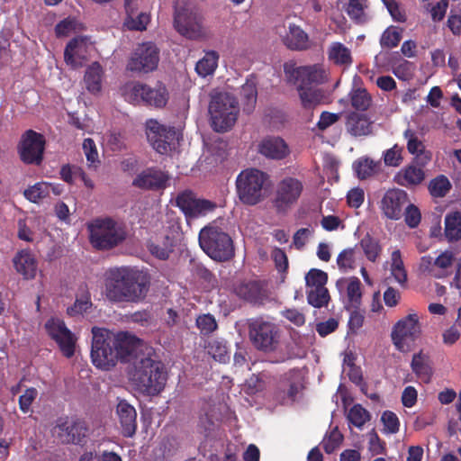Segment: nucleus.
I'll use <instances>...</instances> for the list:
<instances>
[{"label":"nucleus","mask_w":461,"mask_h":461,"mask_svg":"<svg viewBox=\"0 0 461 461\" xmlns=\"http://www.w3.org/2000/svg\"><path fill=\"white\" fill-rule=\"evenodd\" d=\"M150 285L147 275L130 267H113L104 275V294L112 303L142 302Z\"/></svg>","instance_id":"nucleus-1"},{"label":"nucleus","mask_w":461,"mask_h":461,"mask_svg":"<svg viewBox=\"0 0 461 461\" xmlns=\"http://www.w3.org/2000/svg\"><path fill=\"white\" fill-rule=\"evenodd\" d=\"M136 389L148 395H157L165 387L167 372L163 363L150 357L136 358L129 372Z\"/></svg>","instance_id":"nucleus-2"},{"label":"nucleus","mask_w":461,"mask_h":461,"mask_svg":"<svg viewBox=\"0 0 461 461\" xmlns=\"http://www.w3.org/2000/svg\"><path fill=\"white\" fill-rule=\"evenodd\" d=\"M199 245L212 259L218 262L230 260L235 255L230 236L216 226H206L199 232Z\"/></svg>","instance_id":"nucleus-3"},{"label":"nucleus","mask_w":461,"mask_h":461,"mask_svg":"<svg viewBox=\"0 0 461 461\" xmlns=\"http://www.w3.org/2000/svg\"><path fill=\"white\" fill-rule=\"evenodd\" d=\"M89 240L98 250H109L122 244L127 236L123 226L112 218H98L88 224Z\"/></svg>","instance_id":"nucleus-4"},{"label":"nucleus","mask_w":461,"mask_h":461,"mask_svg":"<svg viewBox=\"0 0 461 461\" xmlns=\"http://www.w3.org/2000/svg\"><path fill=\"white\" fill-rule=\"evenodd\" d=\"M269 176L257 168L242 170L236 179L237 194L246 205H256L265 198Z\"/></svg>","instance_id":"nucleus-5"},{"label":"nucleus","mask_w":461,"mask_h":461,"mask_svg":"<svg viewBox=\"0 0 461 461\" xmlns=\"http://www.w3.org/2000/svg\"><path fill=\"white\" fill-rule=\"evenodd\" d=\"M240 109L236 98L228 93L212 95L209 114L215 131L224 132L235 124Z\"/></svg>","instance_id":"nucleus-6"},{"label":"nucleus","mask_w":461,"mask_h":461,"mask_svg":"<svg viewBox=\"0 0 461 461\" xmlns=\"http://www.w3.org/2000/svg\"><path fill=\"white\" fill-rule=\"evenodd\" d=\"M91 358L95 366L109 370L118 361V352L114 348V333L104 328L92 329Z\"/></svg>","instance_id":"nucleus-7"},{"label":"nucleus","mask_w":461,"mask_h":461,"mask_svg":"<svg viewBox=\"0 0 461 461\" xmlns=\"http://www.w3.org/2000/svg\"><path fill=\"white\" fill-rule=\"evenodd\" d=\"M249 333L252 344L258 350L265 353L274 352L279 346V328L263 318L252 319L249 321Z\"/></svg>","instance_id":"nucleus-8"},{"label":"nucleus","mask_w":461,"mask_h":461,"mask_svg":"<svg viewBox=\"0 0 461 461\" xmlns=\"http://www.w3.org/2000/svg\"><path fill=\"white\" fill-rule=\"evenodd\" d=\"M16 149L19 158L23 164L41 166L44 160L46 138L34 130H26L21 135Z\"/></svg>","instance_id":"nucleus-9"},{"label":"nucleus","mask_w":461,"mask_h":461,"mask_svg":"<svg viewBox=\"0 0 461 461\" xmlns=\"http://www.w3.org/2000/svg\"><path fill=\"white\" fill-rule=\"evenodd\" d=\"M88 426L79 418L59 417L54 427V433L63 444L84 446L87 441Z\"/></svg>","instance_id":"nucleus-10"},{"label":"nucleus","mask_w":461,"mask_h":461,"mask_svg":"<svg viewBox=\"0 0 461 461\" xmlns=\"http://www.w3.org/2000/svg\"><path fill=\"white\" fill-rule=\"evenodd\" d=\"M146 135L149 144L159 154L171 151L178 140L175 127L161 124L154 119L146 122Z\"/></svg>","instance_id":"nucleus-11"},{"label":"nucleus","mask_w":461,"mask_h":461,"mask_svg":"<svg viewBox=\"0 0 461 461\" xmlns=\"http://www.w3.org/2000/svg\"><path fill=\"white\" fill-rule=\"evenodd\" d=\"M421 327L417 314L411 313L398 321L392 330V340L395 348L402 352L410 349L411 344L420 338Z\"/></svg>","instance_id":"nucleus-12"},{"label":"nucleus","mask_w":461,"mask_h":461,"mask_svg":"<svg viewBox=\"0 0 461 461\" xmlns=\"http://www.w3.org/2000/svg\"><path fill=\"white\" fill-rule=\"evenodd\" d=\"M303 190L302 181L286 176L276 186L273 206L277 213H285L300 198Z\"/></svg>","instance_id":"nucleus-13"},{"label":"nucleus","mask_w":461,"mask_h":461,"mask_svg":"<svg viewBox=\"0 0 461 461\" xmlns=\"http://www.w3.org/2000/svg\"><path fill=\"white\" fill-rule=\"evenodd\" d=\"M159 62V49L152 42L138 45L127 64V69L136 73L154 71Z\"/></svg>","instance_id":"nucleus-14"},{"label":"nucleus","mask_w":461,"mask_h":461,"mask_svg":"<svg viewBox=\"0 0 461 461\" xmlns=\"http://www.w3.org/2000/svg\"><path fill=\"white\" fill-rule=\"evenodd\" d=\"M284 70L289 81L298 83L297 86H316L327 81L325 70L318 64L301 67L285 64Z\"/></svg>","instance_id":"nucleus-15"},{"label":"nucleus","mask_w":461,"mask_h":461,"mask_svg":"<svg viewBox=\"0 0 461 461\" xmlns=\"http://www.w3.org/2000/svg\"><path fill=\"white\" fill-rule=\"evenodd\" d=\"M174 27L179 34L189 40H198L203 35L200 18L185 6L175 7Z\"/></svg>","instance_id":"nucleus-16"},{"label":"nucleus","mask_w":461,"mask_h":461,"mask_svg":"<svg viewBox=\"0 0 461 461\" xmlns=\"http://www.w3.org/2000/svg\"><path fill=\"white\" fill-rule=\"evenodd\" d=\"M176 204L186 218H199L213 212L217 204L207 199H198L192 191L185 190L176 198Z\"/></svg>","instance_id":"nucleus-17"},{"label":"nucleus","mask_w":461,"mask_h":461,"mask_svg":"<svg viewBox=\"0 0 461 461\" xmlns=\"http://www.w3.org/2000/svg\"><path fill=\"white\" fill-rule=\"evenodd\" d=\"M408 203V194L404 190L393 188L384 193L380 202V209L387 219L397 221L403 216V210Z\"/></svg>","instance_id":"nucleus-18"},{"label":"nucleus","mask_w":461,"mask_h":461,"mask_svg":"<svg viewBox=\"0 0 461 461\" xmlns=\"http://www.w3.org/2000/svg\"><path fill=\"white\" fill-rule=\"evenodd\" d=\"M45 328L48 334L59 345L62 354L67 357H71L75 353V338L72 332L66 327L64 321L59 320H49Z\"/></svg>","instance_id":"nucleus-19"},{"label":"nucleus","mask_w":461,"mask_h":461,"mask_svg":"<svg viewBox=\"0 0 461 461\" xmlns=\"http://www.w3.org/2000/svg\"><path fill=\"white\" fill-rule=\"evenodd\" d=\"M236 295L254 305H261L268 298L267 290L259 280H245L234 287Z\"/></svg>","instance_id":"nucleus-20"},{"label":"nucleus","mask_w":461,"mask_h":461,"mask_svg":"<svg viewBox=\"0 0 461 461\" xmlns=\"http://www.w3.org/2000/svg\"><path fill=\"white\" fill-rule=\"evenodd\" d=\"M169 176L157 167H149L140 172L132 181V185L144 190H160L167 186Z\"/></svg>","instance_id":"nucleus-21"},{"label":"nucleus","mask_w":461,"mask_h":461,"mask_svg":"<svg viewBox=\"0 0 461 461\" xmlns=\"http://www.w3.org/2000/svg\"><path fill=\"white\" fill-rule=\"evenodd\" d=\"M415 162V159L401 168L393 177V181L401 186L414 187L420 185L426 177L424 167Z\"/></svg>","instance_id":"nucleus-22"},{"label":"nucleus","mask_w":461,"mask_h":461,"mask_svg":"<svg viewBox=\"0 0 461 461\" xmlns=\"http://www.w3.org/2000/svg\"><path fill=\"white\" fill-rule=\"evenodd\" d=\"M403 138L407 140V150L414 156L415 162L421 166H427L432 158V153L426 149V146L419 138L418 133L408 128L403 131Z\"/></svg>","instance_id":"nucleus-23"},{"label":"nucleus","mask_w":461,"mask_h":461,"mask_svg":"<svg viewBox=\"0 0 461 461\" xmlns=\"http://www.w3.org/2000/svg\"><path fill=\"white\" fill-rule=\"evenodd\" d=\"M258 152L267 158L281 160L290 154V149L284 139L267 137L259 143Z\"/></svg>","instance_id":"nucleus-24"},{"label":"nucleus","mask_w":461,"mask_h":461,"mask_svg":"<svg viewBox=\"0 0 461 461\" xmlns=\"http://www.w3.org/2000/svg\"><path fill=\"white\" fill-rule=\"evenodd\" d=\"M116 412L122 428L123 437H132L137 429V412L135 408L125 400L118 402Z\"/></svg>","instance_id":"nucleus-25"},{"label":"nucleus","mask_w":461,"mask_h":461,"mask_svg":"<svg viewBox=\"0 0 461 461\" xmlns=\"http://www.w3.org/2000/svg\"><path fill=\"white\" fill-rule=\"evenodd\" d=\"M347 131L354 137L367 136L372 133L373 122L366 114L350 112L346 115Z\"/></svg>","instance_id":"nucleus-26"},{"label":"nucleus","mask_w":461,"mask_h":461,"mask_svg":"<svg viewBox=\"0 0 461 461\" xmlns=\"http://www.w3.org/2000/svg\"><path fill=\"white\" fill-rule=\"evenodd\" d=\"M113 342L116 352H118V360L125 362L131 360V356L140 345V339L122 331L117 334L114 333V341Z\"/></svg>","instance_id":"nucleus-27"},{"label":"nucleus","mask_w":461,"mask_h":461,"mask_svg":"<svg viewBox=\"0 0 461 461\" xmlns=\"http://www.w3.org/2000/svg\"><path fill=\"white\" fill-rule=\"evenodd\" d=\"M284 45L291 50L303 51L310 49L308 34L294 23H290L286 34L282 38Z\"/></svg>","instance_id":"nucleus-28"},{"label":"nucleus","mask_w":461,"mask_h":461,"mask_svg":"<svg viewBox=\"0 0 461 461\" xmlns=\"http://www.w3.org/2000/svg\"><path fill=\"white\" fill-rule=\"evenodd\" d=\"M13 263L17 273L22 275L24 279L35 278L38 268L37 260L29 249L19 251L14 256Z\"/></svg>","instance_id":"nucleus-29"},{"label":"nucleus","mask_w":461,"mask_h":461,"mask_svg":"<svg viewBox=\"0 0 461 461\" xmlns=\"http://www.w3.org/2000/svg\"><path fill=\"white\" fill-rule=\"evenodd\" d=\"M411 368L415 375L423 383L428 384L433 375V367L430 357L420 350L412 356Z\"/></svg>","instance_id":"nucleus-30"},{"label":"nucleus","mask_w":461,"mask_h":461,"mask_svg":"<svg viewBox=\"0 0 461 461\" xmlns=\"http://www.w3.org/2000/svg\"><path fill=\"white\" fill-rule=\"evenodd\" d=\"M302 106L306 110L314 109L327 100L326 92L317 86H297Z\"/></svg>","instance_id":"nucleus-31"},{"label":"nucleus","mask_w":461,"mask_h":461,"mask_svg":"<svg viewBox=\"0 0 461 461\" xmlns=\"http://www.w3.org/2000/svg\"><path fill=\"white\" fill-rule=\"evenodd\" d=\"M174 240L167 234L157 235L148 243L149 252L156 258L165 260L167 259L173 250Z\"/></svg>","instance_id":"nucleus-32"},{"label":"nucleus","mask_w":461,"mask_h":461,"mask_svg":"<svg viewBox=\"0 0 461 461\" xmlns=\"http://www.w3.org/2000/svg\"><path fill=\"white\" fill-rule=\"evenodd\" d=\"M83 49V41L79 38H73L70 40L64 50L65 62L72 67L77 68L83 66L84 57L81 55Z\"/></svg>","instance_id":"nucleus-33"},{"label":"nucleus","mask_w":461,"mask_h":461,"mask_svg":"<svg viewBox=\"0 0 461 461\" xmlns=\"http://www.w3.org/2000/svg\"><path fill=\"white\" fill-rule=\"evenodd\" d=\"M143 104L155 108H163L168 101V92L165 86L158 85L157 87L146 86Z\"/></svg>","instance_id":"nucleus-34"},{"label":"nucleus","mask_w":461,"mask_h":461,"mask_svg":"<svg viewBox=\"0 0 461 461\" xmlns=\"http://www.w3.org/2000/svg\"><path fill=\"white\" fill-rule=\"evenodd\" d=\"M444 234L448 242L461 240V212H452L445 216Z\"/></svg>","instance_id":"nucleus-35"},{"label":"nucleus","mask_w":461,"mask_h":461,"mask_svg":"<svg viewBox=\"0 0 461 461\" xmlns=\"http://www.w3.org/2000/svg\"><path fill=\"white\" fill-rule=\"evenodd\" d=\"M353 168L357 176L365 180L377 174L381 170V164L368 157H363L353 163Z\"/></svg>","instance_id":"nucleus-36"},{"label":"nucleus","mask_w":461,"mask_h":461,"mask_svg":"<svg viewBox=\"0 0 461 461\" xmlns=\"http://www.w3.org/2000/svg\"><path fill=\"white\" fill-rule=\"evenodd\" d=\"M103 68L98 62L92 63L86 69L84 77L86 89L96 94L102 88Z\"/></svg>","instance_id":"nucleus-37"},{"label":"nucleus","mask_w":461,"mask_h":461,"mask_svg":"<svg viewBox=\"0 0 461 461\" xmlns=\"http://www.w3.org/2000/svg\"><path fill=\"white\" fill-rule=\"evenodd\" d=\"M329 59L339 66H349L353 59L350 50L340 42H333L328 51Z\"/></svg>","instance_id":"nucleus-38"},{"label":"nucleus","mask_w":461,"mask_h":461,"mask_svg":"<svg viewBox=\"0 0 461 461\" xmlns=\"http://www.w3.org/2000/svg\"><path fill=\"white\" fill-rule=\"evenodd\" d=\"M146 84L140 82H129L122 88L124 99L133 104H143L146 94Z\"/></svg>","instance_id":"nucleus-39"},{"label":"nucleus","mask_w":461,"mask_h":461,"mask_svg":"<svg viewBox=\"0 0 461 461\" xmlns=\"http://www.w3.org/2000/svg\"><path fill=\"white\" fill-rule=\"evenodd\" d=\"M219 54L215 50H209L205 52L203 59H201L195 65L197 74L203 77L210 76L214 73L218 67Z\"/></svg>","instance_id":"nucleus-40"},{"label":"nucleus","mask_w":461,"mask_h":461,"mask_svg":"<svg viewBox=\"0 0 461 461\" xmlns=\"http://www.w3.org/2000/svg\"><path fill=\"white\" fill-rule=\"evenodd\" d=\"M328 274L321 269L312 268L305 276L307 290H325Z\"/></svg>","instance_id":"nucleus-41"},{"label":"nucleus","mask_w":461,"mask_h":461,"mask_svg":"<svg viewBox=\"0 0 461 461\" xmlns=\"http://www.w3.org/2000/svg\"><path fill=\"white\" fill-rule=\"evenodd\" d=\"M52 184L47 182H38L35 185L25 189L23 195L32 203H38L40 200L50 195Z\"/></svg>","instance_id":"nucleus-42"},{"label":"nucleus","mask_w":461,"mask_h":461,"mask_svg":"<svg viewBox=\"0 0 461 461\" xmlns=\"http://www.w3.org/2000/svg\"><path fill=\"white\" fill-rule=\"evenodd\" d=\"M452 185L448 178L444 175H439L431 179L429 184V191L431 196L442 198L450 191Z\"/></svg>","instance_id":"nucleus-43"},{"label":"nucleus","mask_w":461,"mask_h":461,"mask_svg":"<svg viewBox=\"0 0 461 461\" xmlns=\"http://www.w3.org/2000/svg\"><path fill=\"white\" fill-rule=\"evenodd\" d=\"M206 348L208 354L216 361L227 363L230 360L227 345L222 340L212 339L208 342Z\"/></svg>","instance_id":"nucleus-44"},{"label":"nucleus","mask_w":461,"mask_h":461,"mask_svg":"<svg viewBox=\"0 0 461 461\" xmlns=\"http://www.w3.org/2000/svg\"><path fill=\"white\" fill-rule=\"evenodd\" d=\"M351 105L357 111L365 112L372 104V97L365 88H357L350 95Z\"/></svg>","instance_id":"nucleus-45"},{"label":"nucleus","mask_w":461,"mask_h":461,"mask_svg":"<svg viewBox=\"0 0 461 461\" xmlns=\"http://www.w3.org/2000/svg\"><path fill=\"white\" fill-rule=\"evenodd\" d=\"M359 244L366 258L372 262H375L381 252V247L378 241L372 238L369 234H366L360 240Z\"/></svg>","instance_id":"nucleus-46"},{"label":"nucleus","mask_w":461,"mask_h":461,"mask_svg":"<svg viewBox=\"0 0 461 461\" xmlns=\"http://www.w3.org/2000/svg\"><path fill=\"white\" fill-rule=\"evenodd\" d=\"M367 0H348L347 7V14L348 16L357 23H363L366 22V15L364 13Z\"/></svg>","instance_id":"nucleus-47"},{"label":"nucleus","mask_w":461,"mask_h":461,"mask_svg":"<svg viewBox=\"0 0 461 461\" xmlns=\"http://www.w3.org/2000/svg\"><path fill=\"white\" fill-rule=\"evenodd\" d=\"M403 147L394 144L383 153L384 163L387 167H397L403 161Z\"/></svg>","instance_id":"nucleus-48"},{"label":"nucleus","mask_w":461,"mask_h":461,"mask_svg":"<svg viewBox=\"0 0 461 461\" xmlns=\"http://www.w3.org/2000/svg\"><path fill=\"white\" fill-rule=\"evenodd\" d=\"M307 302L314 308H322L328 305L330 295L328 289L325 290H307Z\"/></svg>","instance_id":"nucleus-49"},{"label":"nucleus","mask_w":461,"mask_h":461,"mask_svg":"<svg viewBox=\"0 0 461 461\" xmlns=\"http://www.w3.org/2000/svg\"><path fill=\"white\" fill-rule=\"evenodd\" d=\"M369 419V412L360 404L353 405L348 413V421L357 428L363 427Z\"/></svg>","instance_id":"nucleus-50"},{"label":"nucleus","mask_w":461,"mask_h":461,"mask_svg":"<svg viewBox=\"0 0 461 461\" xmlns=\"http://www.w3.org/2000/svg\"><path fill=\"white\" fill-rule=\"evenodd\" d=\"M92 307L91 295L88 291H85L79 297H77L74 304L68 308V314L76 316L83 314Z\"/></svg>","instance_id":"nucleus-51"},{"label":"nucleus","mask_w":461,"mask_h":461,"mask_svg":"<svg viewBox=\"0 0 461 461\" xmlns=\"http://www.w3.org/2000/svg\"><path fill=\"white\" fill-rule=\"evenodd\" d=\"M402 40V33L396 27H389L383 33L380 38V45L382 48L392 49L400 43Z\"/></svg>","instance_id":"nucleus-52"},{"label":"nucleus","mask_w":461,"mask_h":461,"mask_svg":"<svg viewBox=\"0 0 461 461\" xmlns=\"http://www.w3.org/2000/svg\"><path fill=\"white\" fill-rule=\"evenodd\" d=\"M240 95L246 102L243 108L244 111L250 113L254 109L257 102L258 92L256 86L253 83H246L241 87Z\"/></svg>","instance_id":"nucleus-53"},{"label":"nucleus","mask_w":461,"mask_h":461,"mask_svg":"<svg viewBox=\"0 0 461 461\" xmlns=\"http://www.w3.org/2000/svg\"><path fill=\"white\" fill-rule=\"evenodd\" d=\"M343 435L339 432L338 428H334L322 441V447L327 454L333 453L342 443Z\"/></svg>","instance_id":"nucleus-54"},{"label":"nucleus","mask_w":461,"mask_h":461,"mask_svg":"<svg viewBox=\"0 0 461 461\" xmlns=\"http://www.w3.org/2000/svg\"><path fill=\"white\" fill-rule=\"evenodd\" d=\"M83 149L86 160L89 163L88 166L96 168L100 164V160L95 141L90 138L85 139L83 141Z\"/></svg>","instance_id":"nucleus-55"},{"label":"nucleus","mask_w":461,"mask_h":461,"mask_svg":"<svg viewBox=\"0 0 461 461\" xmlns=\"http://www.w3.org/2000/svg\"><path fill=\"white\" fill-rule=\"evenodd\" d=\"M356 251L355 249L349 248L342 250L338 258L337 264L340 269L355 268Z\"/></svg>","instance_id":"nucleus-56"},{"label":"nucleus","mask_w":461,"mask_h":461,"mask_svg":"<svg viewBox=\"0 0 461 461\" xmlns=\"http://www.w3.org/2000/svg\"><path fill=\"white\" fill-rule=\"evenodd\" d=\"M403 215H404V221L405 223L410 228H416L421 220V214L419 210V208L412 204L408 203L403 210Z\"/></svg>","instance_id":"nucleus-57"},{"label":"nucleus","mask_w":461,"mask_h":461,"mask_svg":"<svg viewBox=\"0 0 461 461\" xmlns=\"http://www.w3.org/2000/svg\"><path fill=\"white\" fill-rule=\"evenodd\" d=\"M196 326L203 335L213 332L218 325L215 318L212 314H203L196 319Z\"/></svg>","instance_id":"nucleus-58"},{"label":"nucleus","mask_w":461,"mask_h":461,"mask_svg":"<svg viewBox=\"0 0 461 461\" xmlns=\"http://www.w3.org/2000/svg\"><path fill=\"white\" fill-rule=\"evenodd\" d=\"M347 294L348 300L355 307H358L361 302V282L357 277H353L348 285Z\"/></svg>","instance_id":"nucleus-59"},{"label":"nucleus","mask_w":461,"mask_h":461,"mask_svg":"<svg viewBox=\"0 0 461 461\" xmlns=\"http://www.w3.org/2000/svg\"><path fill=\"white\" fill-rule=\"evenodd\" d=\"M454 254L450 251H444L440 255H438L435 260L434 265L438 271L444 274V277L448 275L447 268L453 265L454 262Z\"/></svg>","instance_id":"nucleus-60"},{"label":"nucleus","mask_w":461,"mask_h":461,"mask_svg":"<svg viewBox=\"0 0 461 461\" xmlns=\"http://www.w3.org/2000/svg\"><path fill=\"white\" fill-rule=\"evenodd\" d=\"M434 260L435 258H433L430 256H423L420 258V270L423 273H427L428 275L434 278H444V274L442 273V271L439 272L438 271V269H436Z\"/></svg>","instance_id":"nucleus-61"},{"label":"nucleus","mask_w":461,"mask_h":461,"mask_svg":"<svg viewBox=\"0 0 461 461\" xmlns=\"http://www.w3.org/2000/svg\"><path fill=\"white\" fill-rule=\"evenodd\" d=\"M149 22V16L145 13H140L136 18L129 16L124 25L131 31H144Z\"/></svg>","instance_id":"nucleus-62"},{"label":"nucleus","mask_w":461,"mask_h":461,"mask_svg":"<svg viewBox=\"0 0 461 461\" xmlns=\"http://www.w3.org/2000/svg\"><path fill=\"white\" fill-rule=\"evenodd\" d=\"M38 396V391L34 387L27 388L19 397V408L23 413H27L32 402Z\"/></svg>","instance_id":"nucleus-63"},{"label":"nucleus","mask_w":461,"mask_h":461,"mask_svg":"<svg viewBox=\"0 0 461 461\" xmlns=\"http://www.w3.org/2000/svg\"><path fill=\"white\" fill-rule=\"evenodd\" d=\"M448 7L447 0H440L437 4H429L427 9L429 11L433 22L438 23L444 19Z\"/></svg>","instance_id":"nucleus-64"}]
</instances>
